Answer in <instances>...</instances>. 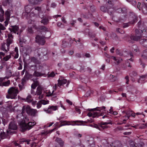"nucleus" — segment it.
<instances>
[{"label": "nucleus", "mask_w": 147, "mask_h": 147, "mask_svg": "<svg viewBox=\"0 0 147 147\" xmlns=\"http://www.w3.org/2000/svg\"><path fill=\"white\" fill-rule=\"evenodd\" d=\"M113 6V0H109L106 4V7L104 6H101L100 7V10L104 12L107 11L110 15H111L115 11V9Z\"/></svg>", "instance_id": "nucleus-1"}, {"label": "nucleus", "mask_w": 147, "mask_h": 147, "mask_svg": "<svg viewBox=\"0 0 147 147\" xmlns=\"http://www.w3.org/2000/svg\"><path fill=\"white\" fill-rule=\"evenodd\" d=\"M29 119L27 117H25L24 118V123L20 125V130L22 132L24 131L27 130H29L36 124V122L34 121L33 122H29L28 123L26 122H28Z\"/></svg>", "instance_id": "nucleus-2"}, {"label": "nucleus", "mask_w": 147, "mask_h": 147, "mask_svg": "<svg viewBox=\"0 0 147 147\" xmlns=\"http://www.w3.org/2000/svg\"><path fill=\"white\" fill-rule=\"evenodd\" d=\"M22 113L23 114L25 112L29 115L35 117L37 115L38 111L36 109H31L28 105H25L23 107Z\"/></svg>", "instance_id": "nucleus-3"}, {"label": "nucleus", "mask_w": 147, "mask_h": 147, "mask_svg": "<svg viewBox=\"0 0 147 147\" xmlns=\"http://www.w3.org/2000/svg\"><path fill=\"white\" fill-rule=\"evenodd\" d=\"M19 93L18 89L16 87H12L10 88L8 90V94L6 95L7 98L12 99L16 98L17 94Z\"/></svg>", "instance_id": "nucleus-4"}, {"label": "nucleus", "mask_w": 147, "mask_h": 147, "mask_svg": "<svg viewBox=\"0 0 147 147\" xmlns=\"http://www.w3.org/2000/svg\"><path fill=\"white\" fill-rule=\"evenodd\" d=\"M137 17L134 14H131L129 17L130 22L126 23L123 24V28H126L128 27L130 24H133L137 21Z\"/></svg>", "instance_id": "nucleus-5"}, {"label": "nucleus", "mask_w": 147, "mask_h": 147, "mask_svg": "<svg viewBox=\"0 0 147 147\" xmlns=\"http://www.w3.org/2000/svg\"><path fill=\"white\" fill-rule=\"evenodd\" d=\"M35 38L36 41L39 45H43L45 43V38L43 36L37 35L36 36Z\"/></svg>", "instance_id": "nucleus-6"}, {"label": "nucleus", "mask_w": 147, "mask_h": 147, "mask_svg": "<svg viewBox=\"0 0 147 147\" xmlns=\"http://www.w3.org/2000/svg\"><path fill=\"white\" fill-rule=\"evenodd\" d=\"M8 38L7 39L6 46L7 47V49L8 50H9L10 45L12 43L13 41V37L12 34L10 33L8 34Z\"/></svg>", "instance_id": "nucleus-7"}, {"label": "nucleus", "mask_w": 147, "mask_h": 147, "mask_svg": "<svg viewBox=\"0 0 147 147\" xmlns=\"http://www.w3.org/2000/svg\"><path fill=\"white\" fill-rule=\"evenodd\" d=\"M41 10L40 8L39 7H37L33 9L30 13V16L31 17L36 16L38 14L39 11Z\"/></svg>", "instance_id": "nucleus-8"}, {"label": "nucleus", "mask_w": 147, "mask_h": 147, "mask_svg": "<svg viewBox=\"0 0 147 147\" xmlns=\"http://www.w3.org/2000/svg\"><path fill=\"white\" fill-rule=\"evenodd\" d=\"M58 109V107L57 106H49L48 108L44 109V110L48 113H51L53 111H56Z\"/></svg>", "instance_id": "nucleus-9"}, {"label": "nucleus", "mask_w": 147, "mask_h": 147, "mask_svg": "<svg viewBox=\"0 0 147 147\" xmlns=\"http://www.w3.org/2000/svg\"><path fill=\"white\" fill-rule=\"evenodd\" d=\"M103 114L101 113H99L97 111L94 112L93 113L89 112L87 114V115L89 117H92L93 118L95 117H98L100 116L103 115Z\"/></svg>", "instance_id": "nucleus-10"}, {"label": "nucleus", "mask_w": 147, "mask_h": 147, "mask_svg": "<svg viewBox=\"0 0 147 147\" xmlns=\"http://www.w3.org/2000/svg\"><path fill=\"white\" fill-rule=\"evenodd\" d=\"M17 128L16 124L13 122H11L9 124V129L13 130H16Z\"/></svg>", "instance_id": "nucleus-11"}, {"label": "nucleus", "mask_w": 147, "mask_h": 147, "mask_svg": "<svg viewBox=\"0 0 147 147\" xmlns=\"http://www.w3.org/2000/svg\"><path fill=\"white\" fill-rule=\"evenodd\" d=\"M55 141L58 143L61 146L63 147V146L64 142L61 138L57 137Z\"/></svg>", "instance_id": "nucleus-12"}, {"label": "nucleus", "mask_w": 147, "mask_h": 147, "mask_svg": "<svg viewBox=\"0 0 147 147\" xmlns=\"http://www.w3.org/2000/svg\"><path fill=\"white\" fill-rule=\"evenodd\" d=\"M111 58L113 59V60L115 61V63L117 65H118L123 61L122 59L120 58L116 57H114L113 56H111Z\"/></svg>", "instance_id": "nucleus-13"}, {"label": "nucleus", "mask_w": 147, "mask_h": 147, "mask_svg": "<svg viewBox=\"0 0 147 147\" xmlns=\"http://www.w3.org/2000/svg\"><path fill=\"white\" fill-rule=\"evenodd\" d=\"M11 28H9V29L11 32H13L16 33L19 30V27L17 26H11Z\"/></svg>", "instance_id": "nucleus-14"}, {"label": "nucleus", "mask_w": 147, "mask_h": 147, "mask_svg": "<svg viewBox=\"0 0 147 147\" xmlns=\"http://www.w3.org/2000/svg\"><path fill=\"white\" fill-rule=\"evenodd\" d=\"M58 83L57 85L58 86L60 87L62 85H63V84H65L67 82V80L66 79H63V80L59 79L58 80Z\"/></svg>", "instance_id": "nucleus-15"}, {"label": "nucleus", "mask_w": 147, "mask_h": 147, "mask_svg": "<svg viewBox=\"0 0 147 147\" xmlns=\"http://www.w3.org/2000/svg\"><path fill=\"white\" fill-rule=\"evenodd\" d=\"M43 88L40 86H38L36 89V93L35 95H40L42 94Z\"/></svg>", "instance_id": "nucleus-16"}, {"label": "nucleus", "mask_w": 147, "mask_h": 147, "mask_svg": "<svg viewBox=\"0 0 147 147\" xmlns=\"http://www.w3.org/2000/svg\"><path fill=\"white\" fill-rule=\"evenodd\" d=\"M141 36H138V34H136V36L132 35L130 36V39L134 41H137L141 38Z\"/></svg>", "instance_id": "nucleus-17"}, {"label": "nucleus", "mask_w": 147, "mask_h": 147, "mask_svg": "<svg viewBox=\"0 0 147 147\" xmlns=\"http://www.w3.org/2000/svg\"><path fill=\"white\" fill-rule=\"evenodd\" d=\"M44 73H41V72L37 71H35L33 74V76L35 77H39L44 76Z\"/></svg>", "instance_id": "nucleus-18"}, {"label": "nucleus", "mask_w": 147, "mask_h": 147, "mask_svg": "<svg viewBox=\"0 0 147 147\" xmlns=\"http://www.w3.org/2000/svg\"><path fill=\"white\" fill-rule=\"evenodd\" d=\"M26 12L27 13H29L31 10L33 9V7L31 5H28L25 7Z\"/></svg>", "instance_id": "nucleus-19"}, {"label": "nucleus", "mask_w": 147, "mask_h": 147, "mask_svg": "<svg viewBox=\"0 0 147 147\" xmlns=\"http://www.w3.org/2000/svg\"><path fill=\"white\" fill-rule=\"evenodd\" d=\"M36 29L38 30H42L43 31H48V29L46 27L44 26H39L38 28H36Z\"/></svg>", "instance_id": "nucleus-20"}, {"label": "nucleus", "mask_w": 147, "mask_h": 147, "mask_svg": "<svg viewBox=\"0 0 147 147\" xmlns=\"http://www.w3.org/2000/svg\"><path fill=\"white\" fill-rule=\"evenodd\" d=\"M43 0H28L30 3L33 5H37L40 3Z\"/></svg>", "instance_id": "nucleus-21"}, {"label": "nucleus", "mask_w": 147, "mask_h": 147, "mask_svg": "<svg viewBox=\"0 0 147 147\" xmlns=\"http://www.w3.org/2000/svg\"><path fill=\"white\" fill-rule=\"evenodd\" d=\"M54 92V90H53L51 93L50 90H46L45 91V92L47 94L46 96L48 97L50 96H53V97H54L55 94L53 93Z\"/></svg>", "instance_id": "nucleus-22"}, {"label": "nucleus", "mask_w": 147, "mask_h": 147, "mask_svg": "<svg viewBox=\"0 0 147 147\" xmlns=\"http://www.w3.org/2000/svg\"><path fill=\"white\" fill-rule=\"evenodd\" d=\"M61 123L60 127H61L63 126H64L65 125H71V124L70 123V122L69 121H61Z\"/></svg>", "instance_id": "nucleus-23"}, {"label": "nucleus", "mask_w": 147, "mask_h": 147, "mask_svg": "<svg viewBox=\"0 0 147 147\" xmlns=\"http://www.w3.org/2000/svg\"><path fill=\"white\" fill-rule=\"evenodd\" d=\"M146 78H147V75H142L140 76V79L138 80V82L139 83H140V81L144 82Z\"/></svg>", "instance_id": "nucleus-24"}, {"label": "nucleus", "mask_w": 147, "mask_h": 147, "mask_svg": "<svg viewBox=\"0 0 147 147\" xmlns=\"http://www.w3.org/2000/svg\"><path fill=\"white\" fill-rule=\"evenodd\" d=\"M71 122L74 123V124H71V125H82L81 124H78L77 123H86V122L85 121H71Z\"/></svg>", "instance_id": "nucleus-25"}, {"label": "nucleus", "mask_w": 147, "mask_h": 147, "mask_svg": "<svg viewBox=\"0 0 147 147\" xmlns=\"http://www.w3.org/2000/svg\"><path fill=\"white\" fill-rule=\"evenodd\" d=\"M142 10L144 14H147V4L144 5L142 7Z\"/></svg>", "instance_id": "nucleus-26"}, {"label": "nucleus", "mask_w": 147, "mask_h": 147, "mask_svg": "<svg viewBox=\"0 0 147 147\" xmlns=\"http://www.w3.org/2000/svg\"><path fill=\"white\" fill-rule=\"evenodd\" d=\"M6 45V44L5 43H3L1 44V49L3 51H5L7 52L9 50L7 49V50L5 49V46Z\"/></svg>", "instance_id": "nucleus-27"}, {"label": "nucleus", "mask_w": 147, "mask_h": 147, "mask_svg": "<svg viewBox=\"0 0 147 147\" xmlns=\"http://www.w3.org/2000/svg\"><path fill=\"white\" fill-rule=\"evenodd\" d=\"M106 107L105 106H102L101 107H97L96 108V111H105Z\"/></svg>", "instance_id": "nucleus-28"}, {"label": "nucleus", "mask_w": 147, "mask_h": 147, "mask_svg": "<svg viewBox=\"0 0 147 147\" xmlns=\"http://www.w3.org/2000/svg\"><path fill=\"white\" fill-rule=\"evenodd\" d=\"M6 77L8 79L9 77H11L12 75V73L10 70H9L6 72Z\"/></svg>", "instance_id": "nucleus-29"}, {"label": "nucleus", "mask_w": 147, "mask_h": 147, "mask_svg": "<svg viewBox=\"0 0 147 147\" xmlns=\"http://www.w3.org/2000/svg\"><path fill=\"white\" fill-rule=\"evenodd\" d=\"M41 22L44 25L47 24L49 22V20L47 18L43 19L41 20Z\"/></svg>", "instance_id": "nucleus-30"}, {"label": "nucleus", "mask_w": 147, "mask_h": 147, "mask_svg": "<svg viewBox=\"0 0 147 147\" xmlns=\"http://www.w3.org/2000/svg\"><path fill=\"white\" fill-rule=\"evenodd\" d=\"M42 104L43 105H46L48 104L49 103V101L48 100H40Z\"/></svg>", "instance_id": "nucleus-31"}, {"label": "nucleus", "mask_w": 147, "mask_h": 147, "mask_svg": "<svg viewBox=\"0 0 147 147\" xmlns=\"http://www.w3.org/2000/svg\"><path fill=\"white\" fill-rule=\"evenodd\" d=\"M32 100L31 96L30 95H28L26 98V101L28 102H32Z\"/></svg>", "instance_id": "nucleus-32"}, {"label": "nucleus", "mask_w": 147, "mask_h": 147, "mask_svg": "<svg viewBox=\"0 0 147 147\" xmlns=\"http://www.w3.org/2000/svg\"><path fill=\"white\" fill-rule=\"evenodd\" d=\"M5 15L6 16L7 19L8 20L9 19V17L10 16V11H7L5 12Z\"/></svg>", "instance_id": "nucleus-33"}, {"label": "nucleus", "mask_w": 147, "mask_h": 147, "mask_svg": "<svg viewBox=\"0 0 147 147\" xmlns=\"http://www.w3.org/2000/svg\"><path fill=\"white\" fill-rule=\"evenodd\" d=\"M11 53H10V55H7L4 57L3 58L4 60L5 61H7L11 57Z\"/></svg>", "instance_id": "nucleus-34"}, {"label": "nucleus", "mask_w": 147, "mask_h": 147, "mask_svg": "<svg viewBox=\"0 0 147 147\" xmlns=\"http://www.w3.org/2000/svg\"><path fill=\"white\" fill-rule=\"evenodd\" d=\"M30 141V140H26V139H23L21 140L20 142H26L27 144H29Z\"/></svg>", "instance_id": "nucleus-35"}, {"label": "nucleus", "mask_w": 147, "mask_h": 147, "mask_svg": "<svg viewBox=\"0 0 147 147\" xmlns=\"http://www.w3.org/2000/svg\"><path fill=\"white\" fill-rule=\"evenodd\" d=\"M3 85L5 86H8L10 84V81L8 80L6 82H3Z\"/></svg>", "instance_id": "nucleus-36"}, {"label": "nucleus", "mask_w": 147, "mask_h": 147, "mask_svg": "<svg viewBox=\"0 0 147 147\" xmlns=\"http://www.w3.org/2000/svg\"><path fill=\"white\" fill-rule=\"evenodd\" d=\"M42 104L40 100L37 103L36 107L38 109H39L42 106Z\"/></svg>", "instance_id": "nucleus-37"}, {"label": "nucleus", "mask_w": 147, "mask_h": 147, "mask_svg": "<svg viewBox=\"0 0 147 147\" xmlns=\"http://www.w3.org/2000/svg\"><path fill=\"white\" fill-rule=\"evenodd\" d=\"M111 124V123L110 122H103V121L101 122L100 123V124L101 125H107L108 124Z\"/></svg>", "instance_id": "nucleus-38"}, {"label": "nucleus", "mask_w": 147, "mask_h": 147, "mask_svg": "<svg viewBox=\"0 0 147 147\" xmlns=\"http://www.w3.org/2000/svg\"><path fill=\"white\" fill-rule=\"evenodd\" d=\"M27 79L25 77H24L22 80L21 84H25Z\"/></svg>", "instance_id": "nucleus-39"}, {"label": "nucleus", "mask_w": 147, "mask_h": 147, "mask_svg": "<svg viewBox=\"0 0 147 147\" xmlns=\"http://www.w3.org/2000/svg\"><path fill=\"white\" fill-rule=\"evenodd\" d=\"M116 53L117 55H119L120 56H122L123 55L122 53L120 52L118 49H117L116 51Z\"/></svg>", "instance_id": "nucleus-40"}, {"label": "nucleus", "mask_w": 147, "mask_h": 147, "mask_svg": "<svg viewBox=\"0 0 147 147\" xmlns=\"http://www.w3.org/2000/svg\"><path fill=\"white\" fill-rule=\"evenodd\" d=\"M6 29V28L1 24L0 23V31L4 30Z\"/></svg>", "instance_id": "nucleus-41"}, {"label": "nucleus", "mask_w": 147, "mask_h": 147, "mask_svg": "<svg viewBox=\"0 0 147 147\" xmlns=\"http://www.w3.org/2000/svg\"><path fill=\"white\" fill-rule=\"evenodd\" d=\"M88 35L91 38L95 37L96 36V34L91 33H89L88 34Z\"/></svg>", "instance_id": "nucleus-42"}, {"label": "nucleus", "mask_w": 147, "mask_h": 147, "mask_svg": "<svg viewBox=\"0 0 147 147\" xmlns=\"http://www.w3.org/2000/svg\"><path fill=\"white\" fill-rule=\"evenodd\" d=\"M147 127V124L146 123L145 124H143L140 126L139 128L144 129Z\"/></svg>", "instance_id": "nucleus-43"}, {"label": "nucleus", "mask_w": 147, "mask_h": 147, "mask_svg": "<svg viewBox=\"0 0 147 147\" xmlns=\"http://www.w3.org/2000/svg\"><path fill=\"white\" fill-rule=\"evenodd\" d=\"M90 10L92 12H94L95 10V7L94 6H91L90 7Z\"/></svg>", "instance_id": "nucleus-44"}, {"label": "nucleus", "mask_w": 147, "mask_h": 147, "mask_svg": "<svg viewBox=\"0 0 147 147\" xmlns=\"http://www.w3.org/2000/svg\"><path fill=\"white\" fill-rule=\"evenodd\" d=\"M28 32H29L30 33H32L33 32V31L32 30V27L28 28Z\"/></svg>", "instance_id": "nucleus-45"}, {"label": "nucleus", "mask_w": 147, "mask_h": 147, "mask_svg": "<svg viewBox=\"0 0 147 147\" xmlns=\"http://www.w3.org/2000/svg\"><path fill=\"white\" fill-rule=\"evenodd\" d=\"M55 76V74L54 72H51L50 74L49 75V76L50 77H53Z\"/></svg>", "instance_id": "nucleus-46"}, {"label": "nucleus", "mask_w": 147, "mask_h": 147, "mask_svg": "<svg viewBox=\"0 0 147 147\" xmlns=\"http://www.w3.org/2000/svg\"><path fill=\"white\" fill-rule=\"evenodd\" d=\"M120 29L119 28H117L116 30V31L118 32H119V33H120L121 34H123V33H124V32L123 31L120 30Z\"/></svg>", "instance_id": "nucleus-47"}, {"label": "nucleus", "mask_w": 147, "mask_h": 147, "mask_svg": "<svg viewBox=\"0 0 147 147\" xmlns=\"http://www.w3.org/2000/svg\"><path fill=\"white\" fill-rule=\"evenodd\" d=\"M24 84H19V87L20 88V90H21L24 88Z\"/></svg>", "instance_id": "nucleus-48"}, {"label": "nucleus", "mask_w": 147, "mask_h": 147, "mask_svg": "<svg viewBox=\"0 0 147 147\" xmlns=\"http://www.w3.org/2000/svg\"><path fill=\"white\" fill-rule=\"evenodd\" d=\"M48 131H43L41 132V134L43 135H46L49 134Z\"/></svg>", "instance_id": "nucleus-49"}, {"label": "nucleus", "mask_w": 147, "mask_h": 147, "mask_svg": "<svg viewBox=\"0 0 147 147\" xmlns=\"http://www.w3.org/2000/svg\"><path fill=\"white\" fill-rule=\"evenodd\" d=\"M146 40L145 39H142L140 40L139 42L140 43L142 44L144 43L145 42H146Z\"/></svg>", "instance_id": "nucleus-50"}, {"label": "nucleus", "mask_w": 147, "mask_h": 147, "mask_svg": "<svg viewBox=\"0 0 147 147\" xmlns=\"http://www.w3.org/2000/svg\"><path fill=\"white\" fill-rule=\"evenodd\" d=\"M132 5H136V1L135 0H131V2H130Z\"/></svg>", "instance_id": "nucleus-51"}, {"label": "nucleus", "mask_w": 147, "mask_h": 147, "mask_svg": "<svg viewBox=\"0 0 147 147\" xmlns=\"http://www.w3.org/2000/svg\"><path fill=\"white\" fill-rule=\"evenodd\" d=\"M91 93V92L90 91H88L86 94V96L87 97H88L90 96Z\"/></svg>", "instance_id": "nucleus-52"}, {"label": "nucleus", "mask_w": 147, "mask_h": 147, "mask_svg": "<svg viewBox=\"0 0 147 147\" xmlns=\"http://www.w3.org/2000/svg\"><path fill=\"white\" fill-rule=\"evenodd\" d=\"M36 86H38L39 85L40 83L38 81H36L34 82V83H33Z\"/></svg>", "instance_id": "nucleus-53"}, {"label": "nucleus", "mask_w": 147, "mask_h": 147, "mask_svg": "<svg viewBox=\"0 0 147 147\" xmlns=\"http://www.w3.org/2000/svg\"><path fill=\"white\" fill-rule=\"evenodd\" d=\"M125 79L126 80V84H128V82L129 81V77L128 76H126L125 77Z\"/></svg>", "instance_id": "nucleus-54"}, {"label": "nucleus", "mask_w": 147, "mask_h": 147, "mask_svg": "<svg viewBox=\"0 0 147 147\" xmlns=\"http://www.w3.org/2000/svg\"><path fill=\"white\" fill-rule=\"evenodd\" d=\"M57 5L55 3H51V7L53 8H55Z\"/></svg>", "instance_id": "nucleus-55"}, {"label": "nucleus", "mask_w": 147, "mask_h": 147, "mask_svg": "<svg viewBox=\"0 0 147 147\" xmlns=\"http://www.w3.org/2000/svg\"><path fill=\"white\" fill-rule=\"evenodd\" d=\"M66 101L69 105H72V102L71 101H70L69 100H68V99H67L66 100Z\"/></svg>", "instance_id": "nucleus-56"}, {"label": "nucleus", "mask_w": 147, "mask_h": 147, "mask_svg": "<svg viewBox=\"0 0 147 147\" xmlns=\"http://www.w3.org/2000/svg\"><path fill=\"white\" fill-rule=\"evenodd\" d=\"M105 57H106L108 58H111V56H110L109 55H108L107 53H105Z\"/></svg>", "instance_id": "nucleus-57"}, {"label": "nucleus", "mask_w": 147, "mask_h": 147, "mask_svg": "<svg viewBox=\"0 0 147 147\" xmlns=\"http://www.w3.org/2000/svg\"><path fill=\"white\" fill-rule=\"evenodd\" d=\"M9 20H8L7 19H6V20L5 21V26H6L7 25Z\"/></svg>", "instance_id": "nucleus-58"}, {"label": "nucleus", "mask_w": 147, "mask_h": 147, "mask_svg": "<svg viewBox=\"0 0 147 147\" xmlns=\"http://www.w3.org/2000/svg\"><path fill=\"white\" fill-rule=\"evenodd\" d=\"M37 95L39 96L38 97V98L40 99H41L43 98V94H42L40 95Z\"/></svg>", "instance_id": "nucleus-59"}, {"label": "nucleus", "mask_w": 147, "mask_h": 147, "mask_svg": "<svg viewBox=\"0 0 147 147\" xmlns=\"http://www.w3.org/2000/svg\"><path fill=\"white\" fill-rule=\"evenodd\" d=\"M75 110L76 111L78 112V113L79 114L80 113V110L79 108L76 107L75 108Z\"/></svg>", "instance_id": "nucleus-60"}, {"label": "nucleus", "mask_w": 147, "mask_h": 147, "mask_svg": "<svg viewBox=\"0 0 147 147\" xmlns=\"http://www.w3.org/2000/svg\"><path fill=\"white\" fill-rule=\"evenodd\" d=\"M99 42L103 46H104V45L106 44V42H105L101 41H100Z\"/></svg>", "instance_id": "nucleus-61"}, {"label": "nucleus", "mask_w": 147, "mask_h": 147, "mask_svg": "<svg viewBox=\"0 0 147 147\" xmlns=\"http://www.w3.org/2000/svg\"><path fill=\"white\" fill-rule=\"evenodd\" d=\"M76 56L78 58H80L81 57V55L80 53H77L76 54Z\"/></svg>", "instance_id": "nucleus-62"}, {"label": "nucleus", "mask_w": 147, "mask_h": 147, "mask_svg": "<svg viewBox=\"0 0 147 147\" xmlns=\"http://www.w3.org/2000/svg\"><path fill=\"white\" fill-rule=\"evenodd\" d=\"M13 144L15 146H18L19 147H21V146L19 145L16 142H14Z\"/></svg>", "instance_id": "nucleus-63"}, {"label": "nucleus", "mask_w": 147, "mask_h": 147, "mask_svg": "<svg viewBox=\"0 0 147 147\" xmlns=\"http://www.w3.org/2000/svg\"><path fill=\"white\" fill-rule=\"evenodd\" d=\"M61 20L62 21L65 23H66L67 22L65 20L64 18V17H63L61 18Z\"/></svg>", "instance_id": "nucleus-64"}]
</instances>
